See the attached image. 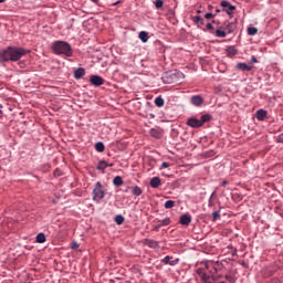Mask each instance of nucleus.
<instances>
[{"label": "nucleus", "mask_w": 283, "mask_h": 283, "mask_svg": "<svg viewBox=\"0 0 283 283\" xmlns=\"http://www.w3.org/2000/svg\"><path fill=\"white\" fill-rule=\"evenodd\" d=\"M248 34H249V36H255V34H258V28L249 27L248 28Z\"/></svg>", "instance_id": "obj_30"}, {"label": "nucleus", "mask_w": 283, "mask_h": 283, "mask_svg": "<svg viewBox=\"0 0 283 283\" xmlns=\"http://www.w3.org/2000/svg\"><path fill=\"white\" fill-rule=\"evenodd\" d=\"M276 143H283V133L277 136Z\"/></svg>", "instance_id": "obj_40"}, {"label": "nucleus", "mask_w": 283, "mask_h": 283, "mask_svg": "<svg viewBox=\"0 0 283 283\" xmlns=\"http://www.w3.org/2000/svg\"><path fill=\"white\" fill-rule=\"evenodd\" d=\"M108 167H114V164H108Z\"/></svg>", "instance_id": "obj_50"}, {"label": "nucleus", "mask_w": 283, "mask_h": 283, "mask_svg": "<svg viewBox=\"0 0 283 283\" xmlns=\"http://www.w3.org/2000/svg\"><path fill=\"white\" fill-rule=\"evenodd\" d=\"M154 6H155L156 10H160V8H163V6H165V1L164 0H156L154 2Z\"/></svg>", "instance_id": "obj_32"}, {"label": "nucleus", "mask_w": 283, "mask_h": 283, "mask_svg": "<svg viewBox=\"0 0 283 283\" xmlns=\"http://www.w3.org/2000/svg\"><path fill=\"white\" fill-rule=\"evenodd\" d=\"M28 50L21 46H7L6 49L0 51V63H17V61H21L25 54H28Z\"/></svg>", "instance_id": "obj_1"}, {"label": "nucleus", "mask_w": 283, "mask_h": 283, "mask_svg": "<svg viewBox=\"0 0 283 283\" xmlns=\"http://www.w3.org/2000/svg\"><path fill=\"white\" fill-rule=\"evenodd\" d=\"M213 17H216V14L208 12L205 14V19H213Z\"/></svg>", "instance_id": "obj_36"}, {"label": "nucleus", "mask_w": 283, "mask_h": 283, "mask_svg": "<svg viewBox=\"0 0 283 283\" xmlns=\"http://www.w3.org/2000/svg\"><path fill=\"white\" fill-rule=\"evenodd\" d=\"M213 198H216V191H213L208 200V207H214L216 202L213 201Z\"/></svg>", "instance_id": "obj_33"}, {"label": "nucleus", "mask_w": 283, "mask_h": 283, "mask_svg": "<svg viewBox=\"0 0 283 283\" xmlns=\"http://www.w3.org/2000/svg\"><path fill=\"white\" fill-rule=\"evenodd\" d=\"M221 8L226 13L233 12V10H235V6L231 4V2L227 0L221 1Z\"/></svg>", "instance_id": "obj_9"}, {"label": "nucleus", "mask_w": 283, "mask_h": 283, "mask_svg": "<svg viewBox=\"0 0 283 283\" xmlns=\"http://www.w3.org/2000/svg\"><path fill=\"white\" fill-rule=\"evenodd\" d=\"M216 36L218 39H226L227 38V31L223 29V27H219L216 32H214Z\"/></svg>", "instance_id": "obj_15"}, {"label": "nucleus", "mask_w": 283, "mask_h": 283, "mask_svg": "<svg viewBox=\"0 0 283 283\" xmlns=\"http://www.w3.org/2000/svg\"><path fill=\"white\" fill-rule=\"evenodd\" d=\"M220 218V211L212 212V221L216 222Z\"/></svg>", "instance_id": "obj_35"}, {"label": "nucleus", "mask_w": 283, "mask_h": 283, "mask_svg": "<svg viewBox=\"0 0 283 283\" xmlns=\"http://www.w3.org/2000/svg\"><path fill=\"white\" fill-rule=\"evenodd\" d=\"M52 52L57 56H66L70 57L74 52L72 51V44L66 41H55L52 44Z\"/></svg>", "instance_id": "obj_2"}, {"label": "nucleus", "mask_w": 283, "mask_h": 283, "mask_svg": "<svg viewBox=\"0 0 283 283\" xmlns=\"http://www.w3.org/2000/svg\"><path fill=\"white\" fill-rule=\"evenodd\" d=\"M150 136L153 138L160 139V138H163V132H160V129H158V128H151L150 129Z\"/></svg>", "instance_id": "obj_18"}, {"label": "nucleus", "mask_w": 283, "mask_h": 283, "mask_svg": "<svg viewBox=\"0 0 283 283\" xmlns=\"http://www.w3.org/2000/svg\"><path fill=\"white\" fill-rule=\"evenodd\" d=\"M129 189H132L133 196H136V197L143 196V189L140 187L134 186V187H132Z\"/></svg>", "instance_id": "obj_23"}, {"label": "nucleus", "mask_w": 283, "mask_h": 283, "mask_svg": "<svg viewBox=\"0 0 283 283\" xmlns=\"http://www.w3.org/2000/svg\"><path fill=\"white\" fill-rule=\"evenodd\" d=\"M192 21L198 28H202V25H205V19H202L200 15L192 17Z\"/></svg>", "instance_id": "obj_16"}, {"label": "nucleus", "mask_w": 283, "mask_h": 283, "mask_svg": "<svg viewBox=\"0 0 283 283\" xmlns=\"http://www.w3.org/2000/svg\"><path fill=\"white\" fill-rule=\"evenodd\" d=\"M227 185H229V181H227V180H223V181L221 182V187H227Z\"/></svg>", "instance_id": "obj_44"}, {"label": "nucleus", "mask_w": 283, "mask_h": 283, "mask_svg": "<svg viewBox=\"0 0 283 283\" xmlns=\"http://www.w3.org/2000/svg\"><path fill=\"white\" fill-rule=\"evenodd\" d=\"M197 13L200 14V10H197Z\"/></svg>", "instance_id": "obj_53"}, {"label": "nucleus", "mask_w": 283, "mask_h": 283, "mask_svg": "<svg viewBox=\"0 0 283 283\" xmlns=\"http://www.w3.org/2000/svg\"><path fill=\"white\" fill-rule=\"evenodd\" d=\"M159 224L161 227H169V224H171V219L169 217H167L164 220H159Z\"/></svg>", "instance_id": "obj_29"}, {"label": "nucleus", "mask_w": 283, "mask_h": 283, "mask_svg": "<svg viewBox=\"0 0 283 283\" xmlns=\"http://www.w3.org/2000/svg\"><path fill=\"white\" fill-rule=\"evenodd\" d=\"M45 233L43 232H40L36 238H35V241L38 242V244H43L45 242Z\"/></svg>", "instance_id": "obj_26"}, {"label": "nucleus", "mask_w": 283, "mask_h": 283, "mask_svg": "<svg viewBox=\"0 0 283 283\" xmlns=\"http://www.w3.org/2000/svg\"><path fill=\"white\" fill-rule=\"evenodd\" d=\"M190 103L193 105V107H202V105H205V97L201 95H192L190 97Z\"/></svg>", "instance_id": "obj_6"}, {"label": "nucleus", "mask_w": 283, "mask_h": 283, "mask_svg": "<svg viewBox=\"0 0 283 283\" xmlns=\"http://www.w3.org/2000/svg\"><path fill=\"white\" fill-rule=\"evenodd\" d=\"M93 3H98V0H91Z\"/></svg>", "instance_id": "obj_48"}, {"label": "nucleus", "mask_w": 283, "mask_h": 283, "mask_svg": "<svg viewBox=\"0 0 283 283\" xmlns=\"http://www.w3.org/2000/svg\"><path fill=\"white\" fill-rule=\"evenodd\" d=\"M216 13H217V14L220 13V9H216Z\"/></svg>", "instance_id": "obj_49"}, {"label": "nucleus", "mask_w": 283, "mask_h": 283, "mask_svg": "<svg viewBox=\"0 0 283 283\" xmlns=\"http://www.w3.org/2000/svg\"><path fill=\"white\" fill-rule=\"evenodd\" d=\"M266 114H268L266 111L261 108V109L256 111L255 117L258 120L262 122L266 118Z\"/></svg>", "instance_id": "obj_17"}, {"label": "nucleus", "mask_w": 283, "mask_h": 283, "mask_svg": "<svg viewBox=\"0 0 283 283\" xmlns=\"http://www.w3.org/2000/svg\"><path fill=\"white\" fill-rule=\"evenodd\" d=\"M212 118L213 116H211V114H205L200 117V119H198V117H189L186 122V125L192 129H199V127H202L205 123H209L212 120Z\"/></svg>", "instance_id": "obj_3"}, {"label": "nucleus", "mask_w": 283, "mask_h": 283, "mask_svg": "<svg viewBox=\"0 0 283 283\" xmlns=\"http://www.w3.org/2000/svg\"><path fill=\"white\" fill-rule=\"evenodd\" d=\"M149 185L153 189H158V187L163 185V181L160 180V177H153L149 181Z\"/></svg>", "instance_id": "obj_12"}, {"label": "nucleus", "mask_w": 283, "mask_h": 283, "mask_svg": "<svg viewBox=\"0 0 283 283\" xmlns=\"http://www.w3.org/2000/svg\"><path fill=\"white\" fill-rule=\"evenodd\" d=\"M167 168H169V163L164 161V163L161 164V169H167Z\"/></svg>", "instance_id": "obj_38"}, {"label": "nucleus", "mask_w": 283, "mask_h": 283, "mask_svg": "<svg viewBox=\"0 0 283 283\" xmlns=\"http://www.w3.org/2000/svg\"><path fill=\"white\" fill-rule=\"evenodd\" d=\"M160 228H161V226H160V223H159V224H157V226H155V227L153 228V231H160Z\"/></svg>", "instance_id": "obj_41"}, {"label": "nucleus", "mask_w": 283, "mask_h": 283, "mask_svg": "<svg viewBox=\"0 0 283 283\" xmlns=\"http://www.w3.org/2000/svg\"><path fill=\"white\" fill-rule=\"evenodd\" d=\"M155 105L156 107H164L165 106V99L163 96H158L155 98Z\"/></svg>", "instance_id": "obj_27"}, {"label": "nucleus", "mask_w": 283, "mask_h": 283, "mask_svg": "<svg viewBox=\"0 0 283 283\" xmlns=\"http://www.w3.org/2000/svg\"><path fill=\"white\" fill-rule=\"evenodd\" d=\"M143 244L149 249H160V243L154 239H144Z\"/></svg>", "instance_id": "obj_7"}, {"label": "nucleus", "mask_w": 283, "mask_h": 283, "mask_svg": "<svg viewBox=\"0 0 283 283\" xmlns=\"http://www.w3.org/2000/svg\"><path fill=\"white\" fill-rule=\"evenodd\" d=\"M210 23H216V20H212Z\"/></svg>", "instance_id": "obj_52"}, {"label": "nucleus", "mask_w": 283, "mask_h": 283, "mask_svg": "<svg viewBox=\"0 0 283 283\" xmlns=\"http://www.w3.org/2000/svg\"><path fill=\"white\" fill-rule=\"evenodd\" d=\"M226 54H227V56H229V59H233V56H235V54H238V49H235V46H233V45L228 46L226 49Z\"/></svg>", "instance_id": "obj_14"}, {"label": "nucleus", "mask_w": 283, "mask_h": 283, "mask_svg": "<svg viewBox=\"0 0 283 283\" xmlns=\"http://www.w3.org/2000/svg\"><path fill=\"white\" fill-rule=\"evenodd\" d=\"M232 12L233 11H229V13H227L230 17V19H233V13Z\"/></svg>", "instance_id": "obj_45"}, {"label": "nucleus", "mask_w": 283, "mask_h": 283, "mask_svg": "<svg viewBox=\"0 0 283 283\" xmlns=\"http://www.w3.org/2000/svg\"><path fill=\"white\" fill-rule=\"evenodd\" d=\"M3 104H0V118H2L3 117Z\"/></svg>", "instance_id": "obj_43"}, {"label": "nucleus", "mask_w": 283, "mask_h": 283, "mask_svg": "<svg viewBox=\"0 0 283 283\" xmlns=\"http://www.w3.org/2000/svg\"><path fill=\"white\" fill-rule=\"evenodd\" d=\"M196 273H197V275H199L200 280L203 279V275H207V273L205 272V270L202 268H198L196 270Z\"/></svg>", "instance_id": "obj_34"}, {"label": "nucleus", "mask_w": 283, "mask_h": 283, "mask_svg": "<svg viewBox=\"0 0 283 283\" xmlns=\"http://www.w3.org/2000/svg\"><path fill=\"white\" fill-rule=\"evenodd\" d=\"M237 70H240L241 72H251L253 70V66L244 63V62H239L237 63Z\"/></svg>", "instance_id": "obj_11"}, {"label": "nucleus", "mask_w": 283, "mask_h": 283, "mask_svg": "<svg viewBox=\"0 0 283 283\" xmlns=\"http://www.w3.org/2000/svg\"><path fill=\"white\" fill-rule=\"evenodd\" d=\"M165 209H174L176 207V201L174 200H167L164 205Z\"/></svg>", "instance_id": "obj_28"}, {"label": "nucleus", "mask_w": 283, "mask_h": 283, "mask_svg": "<svg viewBox=\"0 0 283 283\" xmlns=\"http://www.w3.org/2000/svg\"><path fill=\"white\" fill-rule=\"evenodd\" d=\"M109 167V164H107V161L105 160H99L97 166H96V169L97 171H105V169Z\"/></svg>", "instance_id": "obj_19"}, {"label": "nucleus", "mask_w": 283, "mask_h": 283, "mask_svg": "<svg viewBox=\"0 0 283 283\" xmlns=\"http://www.w3.org/2000/svg\"><path fill=\"white\" fill-rule=\"evenodd\" d=\"M95 149L96 151H98L99 154H103V151H105V144H103V142H97L95 144Z\"/></svg>", "instance_id": "obj_25"}, {"label": "nucleus", "mask_w": 283, "mask_h": 283, "mask_svg": "<svg viewBox=\"0 0 283 283\" xmlns=\"http://www.w3.org/2000/svg\"><path fill=\"white\" fill-rule=\"evenodd\" d=\"M6 0H0V3H3Z\"/></svg>", "instance_id": "obj_51"}, {"label": "nucleus", "mask_w": 283, "mask_h": 283, "mask_svg": "<svg viewBox=\"0 0 283 283\" xmlns=\"http://www.w3.org/2000/svg\"><path fill=\"white\" fill-rule=\"evenodd\" d=\"M85 74V70L83 67H78L74 71V78L78 80V78H83Z\"/></svg>", "instance_id": "obj_20"}, {"label": "nucleus", "mask_w": 283, "mask_h": 283, "mask_svg": "<svg viewBox=\"0 0 283 283\" xmlns=\"http://www.w3.org/2000/svg\"><path fill=\"white\" fill-rule=\"evenodd\" d=\"M226 280H228L229 282H231V275H226Z\"/></svg>", "instance_id": "obj_46"}, {"label": "nucleus", "mask_w": 283, "mask_h": 283, "mask_svg": "<svg viewBox=\"0 0 283 283\" xmlns=\"http://www.w3.org/2000/svg\"><path fill=\"white\" fill-rule=\"evenodd\" d=\"M139 39L142 43H147V41H149V33H147V31L139 32Z\"/></svg>", "instance_id": "obj_22"}, {"label": "nucleus", "mask_w": 283, "mask_h": 283, "mask_svg": "<svg viewBox=\"0 0 283 283\" xmlns=\"http://www.w3.org/2000/svg\"><path fill=\"white\" fill-rule=\"evenodd\" d=\"M206 28H207V30H208L209 32H211V30H213V24H212L211 22H208V23L206 24Z\"/></svg>", "instance_id": "obj_37"}, {"label": "nucleus", "mask_w": 283, "mask_h": 283, "mask_svg": "<svg viewBox=\"0 0 283 283\" xmlns=\"http://www.w3.org/2000/svg\"><path fill=\"white\" fill-rule=\"evenodd\" d=\"M105 198V190H103V184L101 181H97L95 184V188L93 189V200L95 202H101Z\"/></svg>", "instance_id": "obj_4"}, {"label": "nucleus", "mask_w": 283, "mask_h": 283, "mask_svg": "<svg viewBox=\"0 0 283 283\" xmlns=\"http://www.w3.org/2000/svg\"><path fill=\"white\" fill-rule=\"evenodd\" d=\"M90 83L94 87H101V85H105V80L101 75H91Z\"/></svg>", "instance_id": "obj_5"}, {"label": "nucleus", "mask_w": 283, "mask_h": 283, "mask_svg": "<svg viewBox=\"0 0 283 283\" xmlns=\"http://www.w3.org/2000/svg\"><path fill=\"white\" fill-rule=\"evenodd\" d=\"M250 63H258V57H255V55H252L250 59Z\"/></svg>", "instance_id": "obj_39"}, {"label": "nucleus", "mask_w": 283, "mask_h": 283, "mask_svg": "<svg viewBox=\"0 0 283 283\" xmlns=\"http://www.w3.org/2000/svg\"><path fill=\"white\" fill-rule=\"evenodd\" d=\"M201 283H216V276L206 274L203 279H201Z\"/></svg>", "instance_id": "obj_21"}, {"label": "nucleus", "mask_w": 283, "mask_h": 283, "mask_svg": "<svg viewBox=\"0 0 283 283\" xmlns=\"http://www.w3.org/2000/svg\"><path fill=\"white\" fill-rule=\"evenodd\" d=\"M71 249H78V243L76 242L71 243Z\"/></svg>", "instance_id": "obj_42"}, {"label": "nucleus", "mask_w": 283, "mask_h": 283, "mask_svg": "<svg viewBox=\"0 0 283 283\" xmlns=\"http://www.w3.org/2000/svg\"><path fill=\"white\" fill-rule=\"evenodd\" d=\"M120 3V1H117L115 3H113V6H118Z\"/></svg>", "instance_id": "obj_47"}, {"label": "nucleus", "mask_w": 283, "mask_h": 283, "mask_svg": "<svg viewBox=\"0 0 283 283\" xmlns=\"http://www.w3.org/2000/svg\"><path fill=\"white\" fill-rule=\"evenodd\" d=\"M178 262H180V259L177 258L174 260V256H169V255L161 259V264H168L169 266H176Z\"/></svg>", "instance_id": "obj_8"}, {"label": "nucleus", "mask_w": 283, "mask_h": 283, "mask_svg": "<svg viewBox=\"0 0 283 283\" xmlns=\"http://www.w3.org/2000/svg\"><path fill=\"white\" fill-rule=\"evenodd\" d=\"M179 224H182V227H189V224H191V214H181L179 218Z\"/></svg>", "instance_id": "obj_10"}, {"label": "nucleus", "mask_w": 283, "mask_h": 283, "mask_svg": "<svg viewBox=\"0 0 283 283\" xmlns=\"http://www.w3.org/2000/svg\"><path fill=\"white\" fill-rule=\"evenodd\" d=\"M124 180H123V177L120 176H116L114 179H113V185H115V187H122V185H124Z\"/></svg>", "instance_id": "obj_24"}, {"label": "nucleus", "mask_w": 283, "mask_h": 283, "mask_svg": "<svg viewBox=\"0 0 283 283\" xmlns=\"http://www.w3.org/2000/svg\"><path fill=\"white\" fill-rule=\"evenodd\" d=\"M226 34H233L235 32V22H229L226 27H223Z\"/></svg>", "instance_id": "obj_13"}, {"label": "nucleus", "mask_w": 283, "mask_h": 283, "mask_svg": "<svg viewBox=\"0 0 283 283\" xmlns=\"http://www.w3.org/2000/svg\"><path fill=\"white\" fill-rule=\"evenodd\" d=\"M115 222H116V224H118V226L123 224V222H125V217H123L122 214H117V216L115 217Z\"/></svg>", "instance_id": "obj_31"}]
</instances>
